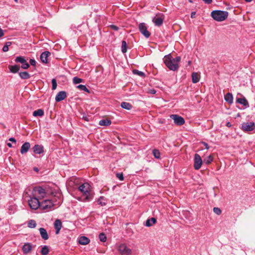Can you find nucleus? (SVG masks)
<instances>
[{
    "instance_id": "1",
    "label": "nucleus",
    "mask_w": 255,
    "mask_h": 255,
    "mask_svg": "<svg viewBox=\"0 0 255 255\" xmlns=\"http://www.w3.org/2000/svg\"><path fill=\"white\" fill-rule=\"evenodd\" d=\"M163 60L164 63L169 69L175 71L179 68L178 63L180 61L181 58L180 56H177L173 58L171 54H168L164 56Z\"/></svg>"
},
{
    "instance_id": "2",
    "label": "nucleus",
    "mask_w": 255,
    "mask_h": 255,
    "mask_svg": "<svg viewBox=\"0 0 255 255\" xmlns=\"http://www.w3.org/2000/svg\"><path fill=\"white\" fill-rule=\"evenodd\" d=\"M78 189L83 193V201L89 202L93 199L94 193L90 190V185L88 183L82 184L79 186Z\"/></svg>"
},
{
    "instance_id": "3",
    "label": "nucleus",
    "mask_w": 255,
    "mask_h": 255,
    "mask_svg": "<svg viewBox=\"0 0 255 255\" xmlns=\"http://www.w3.org/2000/svg\"><path fill=\"white\" fill-rule=\"evenodd\" d=\"M228 12L226 11L215 10L211 12V15L216 21H222L228 17Z\"/></svg>"
},
{
    "instance_id": "4",
    "label": "nucleus",
    "mask_w": 255,
    "mask_h": 255,
    "mask_svg": "<svg viewBox=\"0 0 255 255\" xmlns=\"http://www.w3.org/2000/svg\"><path fill=\"white\" fill-rule=\"evenodd\" d=\"M40 203L39 199L35 196L33 197H30L28 200V204L30 208L33 210H36L40 207Z\"/></svg>"
},
{
    "instance_id": "5",
    "label": "nucleus",
    "mask_w": 255,
    "mask_h": 255,
    "mask_svg": "<svg viewBox=\"0 0 255 255\" xmlns=\"http://www.w3.org/2000/svg\"><path fill=\"white\" fill-rule=\"evenodd\" d=\"M118 251L121 255H130L132 251L130 249L128 248L125 244H122L119 246Z\"/></svg>"
},
{
    "instance_id": "6",
    "label": "nucleus",
    "mask_w": 255,
    "mask_h": 255,
    "mask_svg": "<svg viewBox=\"0 0 255 255\" xmlns=\"http://www.w3.org/2000/svg\"><path fill=\"white\" fill-rule=\"evenodd\" d=\"M255 128V124L254 122H244L241 125V129L247 132L253 130Z\"/></svg>"
},
{
    "instance_id": "7",
    "label": "nucleus",
    "mask_w": 255,
    "mask_h": 255,
    "mask_svg": "<svg viewBox=\"0 0 255 255\" xmlns=\"http://www.w3.org/2000/svg\"><path fill=\"white\" fill-rule=\"evenodd\" d=\"M138 29L140 32L146 38L150 36V33L147 30V28L145 23H140L138 25Z\"/></svg>"
},
{
    "instance_id": "8",
    "label": "nucleus",
    "mask_w": 255,
    "mask_h": 255,
    "mask_svg": "<svg viewBox=\"0 0 255 255\" xmlns=\"http://www.w3.org/2000/svg\"><path fill=\"white\" fill-rule=\"evenodd\" d=\"M54 205L51 200H45L40 203V207L43 210H49L52 209Z\"/></svg>"
},
{
    "instance_id": "9",
    "label": "nucleus",
    "mask_w": 255,
    "mask_h": 255,
    "mask_svg": "<svg viewBox=\"0 0 255 255\" xmlns=\"http://www.w3.org/2000/svg\"><path fill=\"white\" fill-rule=\"evenodd\" d=\"M203 162V161H202L200 156L197 153L195 154L194 158V169L196 170L199 169L201 168Z\"/></svg>"
},
{
    "instance_id": "10",
    "label": "nucleus",
    "mask_w": 255,
    "mask_h": 255,
    "mask_svg": "<svg viewBox=\"0 0 255 255\" xmlns=\"http://www.w3.org/2000/svg\"><path fill=\"white\" fill-rule=\"evenodd\" d=\"M34 196H38L40 198H43L45 195V191L44 188L41 187H38L33 189Z\"/></svg>"
},
{
    "instance_id": "11",
    "label": "nucleus",
    "mask_w": 255,
    "mask_h": 255,
    "mask_svg": "<svg viewBox=\"0 0 255 255\" xmlns=\"http://www.w3.org/2000/svg\"><path fill=\"white\" fill-rule=\"evenodd\" d=\"M170 117L174 120V122L177 125L181 126L185 123V120L184 118L177 115H171Z\"/></svg>"
},
{
    "instance_id": "12",
    "label": "nucleus",
    "mask_w": 255,
    "mask_h": 255,
    "mask_svg": "<svg viewBox=\"0 0 255 255\" xmlns=\"http://www.w3.org/2000/svg\"><path fill=\"white\" fill-rule=\"evenodd\" d=\"M36 247V245L32 246L30 243H24L22 246V250L24 254H27L29 253L33 248Z\"/></svg>"
},
{
    "instance_id": "13",
    "label": "nucleus",
    "mask_w": 255,
    "mask_h": 255,
    "mask_svg": "<svg viewBox=\"0 0 255 255\" xmlns=\"http://www.w3.org/2000/svg\"><path fill=\"white\" fill-rule=\"evenodd\" d=\"M32 149L35 154H40L44 152V147L42 145L35 144Z\"/></svg>"
},
{
    "instance_id": "14",
    "label": "nucleus",
    "mask_w": 255,
    "mask_h": 255,
    "mask_svg": "<svg viewBox=\"0 0 255 255\" xmlns=\"http://www.w3.org/2000/svg\"><path fill=\"white\" fill-rule=\"evenodd\" d=\"M67 97V93L65 91H60L56 95L55 97V101L59 102L64 100Z\"/></svg>"
},
{
    "instance_id": "15",
    "label": "nucleus",
    "mask_w": 255,
    "mask_h": 255,
    "mask_svg": "<svg viewBox=\"0 0 255 255\" xmlns=\"http://www.w3.org/2000/svg\"><path fill=\"white\" fill-rule=\"evenodd\" d=\"M30 148V143L29 142H25L21 147L20 153L22 154L26 153Z\"/></svg>"
},
{
    "instance_id": "16",
    "label": "nucleus",
    "mask_w": 255,
    "mask_h": 255,
    "mask_svg": "<svg viewBox=\"0 0 255 255\" xmlns=\"http://www.w3.org/2000/svg\"><path fill=\"white\" fill-rule=\"evenodd\" d=\"M51 54L50 52L49 51H44L42 52L40 55V60L41 62L43 63H48V57Z\"/></svg>"
},
{
    "instance_id": "17",
    "label": "nucleus",
    "mask_w": 255,
    "mask_h": 255,
    "mask_svg": "<svg viewBox=\"0 0 255 255\" xmlns=\"http://www.w3.org/2000/svg\"><path fill=\"white\" fill-rule=\"evenodd\" d=\"M56 234H58L62 227V222L59 219H56L54 223Z\"/></svg>"
},
{
    "instance_id": "18",
    "label": "nucleus",
    "mask_w": 255,
    "mask_h": 255,
    "mask_svg": "<svg viewBox=\"0 0 255 255\" xmlns=\"http://www.w3.org/2000/svg\"><path fill=\"white\" fill-rule=\"evenodd\" d=\"M90 239L85 236H81L78 238V243L80 245H86L90 243Z\"/></svg>"
},
{
    "instance_id": "19",
    "label": "nucleus",
    "mask_w": 255,
    "mask_h": 255,
    "mask_svg": "<svg viewBox=\"0 0 255 255\" xmlns=\"http://www.w3.org/2000/svg\"><path fill=\"white\" fill-rule=\"evenodd\" d=\"M39 232L42 239L44 240H47L48 239V235L46 230L44 228H40L39 229Z\"/></svg>"
},
{
    "instance_id": "20",
    "label": "nucleus",
    "mask_w": 255,
    "mask_h": 255,
    "mask_svg": "<svg viewBox=\"0 0 255 255\" xmlns=\"http://www.w3.org/2000/svg\"><path fill=\"white\" fill-rule=\"evenodd\" d=\"M163 19L160 17H154L153 22L156 26H161L163 23Z\"/></svg>"
},
{
    "instance_id": "21",
    "label": "nucleus",
    "mask_w": 255,
    "mask_h": 255,
    "mask_svg": "<svg viewBox=\"0 0 255 255\" xmlns=\"http://www.w3.org/2000/svg\"><path fill=\"white\" fill-rule=\"evenodd\" d=\"M200 76L198 73L193 72L192 74V81L193 83H197L199 81Z\"/></svg>"
},
{
    "instance_id": "22",
    "label": "nucleus",
    "mask_w": 255,
    "mask_h": 255,
    "mask_svg": "<svg viewBox=\"0 0 255 255\" xmlns=\"http://www.w3.org/2000/svg\"><path fill=\"white\" fill-rule=\"evenodd\" d=\"M225 100L229 104H232L233 102V97L231 93H228L225 95Z\"/></svg>"
},
{
    "instance_id": "23",
    "label": "nucleus",
    "mask_w": 255,
    "mask_h": 255,
    "mask_svg": "<svg viewBox=\"0 0 255 255\" xmlns=\"http://www.w3.org/2000/svg\"><path fill=\"white\" fill-rule=\"evenodd\" d=\"M10 71L13 73H16L20 70V66L18 65H14L9 67Z\"/></svg>"
},
{
    "instance_id": "24",
    "label": "nucleus",
    "mask_w": 255,
    "mask_h": 255,
    "mask_svg": "<svg viewBox=\"0 0 255 255\" xmlns=\"http://www.w3.org/2000/svg\"><path fill=\"white\" fill-rule=\"evenodd\" d=\"M121 106L122 108L128 110H129L132 108V106L130 103L126 102H123L121 104Z\"/></svg>"
},
{
    "instance_id": "25",
    "label": "nucleus",
    "mask_w": 255,
    "mask_h": 255,
    "mask_svg": "<svg viewBox=\"0 0 255 255\" xmlns=\"http://www.w3.org/2000/svg\"><path fill=\"white\" fill-rule=\"evenodd\" d=\"M112 122L111 120L109 119H103L99 122V125L102 126H108L111 124Z\"/></svg>"
},
{
    "instance_id": "26",
    "label": "nucleus",
    "mask_w": 255,
    "mask_h": 255,
    "mask_svg": "<svg viewBox=\"0 0 255 255\" xmlns=\"http://www.w3.org/2000/svg\"><path fill=\"white\" fill-rule=\"evenodd\" d=\"M156 222V219L155 218H151L150 219H147L145 222V226L146 227H150L152 225L155 224Z\"/></svg>"
},
{
    "instance_id": "27",
    "label": "nucleus",
    "mask_w": 255,
    "mask_h": 255,
    "mask_svg": "<svg viewBox=\"0 0 255 255\" xmlns=\"http://www.w3.org/2000/svg\"><path fill=\"white\" fill-rule=\"evenodd\" d=\"M19 76L21 79L23 80L28 79L30 77L29 74L26 71L19 73Z\"/></svg>"
},
{
    "instance_id": "28",
    "label": "nucleus",
    "mask_w": 255,
    "mask_h": 255,
    "mask_svg": "<svg viewBox=\"0 0 255 255\" xmlns=\"http://www.w3.org/2000/svg\"><path fill=\"white\" fill-rule=\"evenodd\" d=\"M237 103L241 104L245 106H249L247 100L245 98H238L236 100Z\"/></svg>"
},
{
    "instance_id": "29",
    "label": "nucleus",
    "mask_w": 255,
    "mask_h": 255,
    "mask_svg": "<svg viewBox=\"0 0 255 255\" xmlns=\"http://www.w3.org/2000/svg\"><path fill=\"white\" fill-rule=\"evenodd\" d=\"M32 115L34 117H42L44 115V111L42 109H38L37 110L34 111L33 112Z\"/></svg>"
},
{
    "instance_id": "30",
    "label": "nucleus",
    "mask_w": 255,
    "mask_h": 255,
    "mask_svg": "<svg viewBox=\"0 0 255 255\" xmlns=\"http://www.w3.org/2000/svg\"><path fill=\"white\" fill-rule=\"evenodd\" d=\"M213 160V157L212 155H210L208 156L205 157L203 159V163L208 165L211 163Z\"/></svg>"
},
{
    "instance_id": "31",
    "label": "nucleus",
    "mask_w": 255,
    "mask_h": 255,
    "mask_svg": "<svg viewBox=\"0 0 255 255\" xmlns=\"http://www.w3.org/2000/svg\"><path fill=\"white\" fill-rule=\"evenodd\" d=\"M49 252V250L47 246H44L42 247L40 253L42 255H47Z\"/></svg>"
},
{
    "instance_id": "32",
    "label": "nucleus",
    "mask_w": 255,
    "mask_h": 255,
    "mask_svg": "<svg viewBox=\"0 0 255 255\" xmlns=\"http://www.w3.org/2000/svg\"><path fill=\"white\" fill-rule=\"evenodd\" d=\"M27 226L29 228H34L36 226V223L34 220H30L27 223Z\"/></svg>"
},
{
    "instance_id": "33",
    "label": "nucleus",
    "mask_w": 255,
    "mask_h": 255,
    "mask_svg": "<svg viewBox=\"0 0 255 255\" xmlns=\"http://www.w3.org/2000/svg\"><path fill=\"white\" fill-rule=\"evenodd\" d=\"M77 88L81 91H84L88 93H90V90L84 85H79L77 86Z\"/></svg>"
},
{
    "instance_id": "34",
    "label": "nucleus",
    "mask_w": 255,
    "mask_h": 255,
    "mask_svg": "<svg viewBox=\"0 0 255 255\" xmlns=\"http://www.w3.org/2000/svg\"><path fill=\"white\" fill-rule=\"evenodd\" d=\"M127 51V44L126 41L123 40L122 42V51L123 53H125Z\"/></svg>"
},
{
    "instance_id": "35",
    "label": "nucleus",
    "mask_w": 255,
    "mask_h": 255,
    "mask_svg": "<svg viewBox=\"0 0 255 255\" xmlns=\"http://www.w3.org/2000/svg\"><path fill=\"white\" fill-rule=\"evenodd\" d=\"M152 154L155 158L159 159L160 158V153L158 149H154L152 150Z\"/></svg>"
},
{
    "instance_id": "36",
    "label": "nucleus",
    "mask_w": 255,
    "mask_h": 255,
    "mask_svg": "<svg viewBox=\"0 0 255 255\" xmlns=\"http://www.w3.org/2000/svg\"><path fill=\"white\" fill-rule=\"evenodd\" d=\"M134 74L137 75L141 77H145V74L142 71H140L138 70L134 69L132 71Z\"/></svg>"
},
{
    "instance_id": "37",
    "label": "nucleus",
    "mask_w": 255,
    "mask_h": 255,
    "mask_svg": "<svg viewBox=\"0 0 255 255\" xmlns=\"http://www.w3.org/2000/svg\"><path fill=\"white\" fill-rule=\"evenodd\" d=\"M26 61V60H25L24 57H23V56L17 57H16V58L15 59V62H16V63L19 62V63H20L21 64L25 62Z\"/></svg>"
},
{
    "instance_id": "38",
    "label": "nucleus",
    "mask_w": 255,
    "mask_h": 255,
    "mask_svg": "<svg viewBox=\"0 0 255 255\" xmlns=\"http://www.w3.org/2000/svg\"><path fill=\"white\" fill-rule=\"evenodd\" d=\"M105 200V199L104 197L103 196H101L98 199L97 202L99 205H100L102 206H105L107 204L106 202H105V201H103Z\"/></svg>"
},
{
    "instance_id": "39",
    "label": "nucleus",
    "mask_w": 255,
    "mask_h": 255,
    "mask_svg": "<svg viewBox=\"0 0 255 255\" xmlns=\"http://www.w3.org/2000/svg\"><path fill=\"white\" fill-rule=\"evenodd\" d=\"M100 240L102 242H105L107 240V237L105 234L103 233H100L99 235Z\"/></svg>"
},
{
    "instance_id": "40",
    "label": "nucleus",
    "mask_w": 255,
    "mask_h": 255,
    "mask_svg": "<svg viewBox=\"0 0 255 255\" xmlns=\"http://www.w3.org/2000/svg\"><path fill=\"white\" fill-rule=\"evenodd\" d=\"M83 80L80 78H78L77 77H75L73 79V83L75 84H79L81 82H82Z\"/></svg>"
},
{
    "instance_id": "41",
    "label": "nucleus",
    "mask_w": 255,
    "mask_h": 255,
    "mask_svg": "<svg viewBox=\"0 0 255 255\" xmlns=\"http://www.w3.org/2000/svg\"><path fill=\"white\" fill-rule=\"evenodd\" d=\"M213 212L217 215H220L222 213L221 210L218 207H214L213 208Z\"/></svg>"
},
{
    "instance_id": "42",
    "label": "nucleus",
    "mask_w": 255,
    "mask_h": 255,
    "mask_svg": "<svg viewBox=\"0 0 255 255\" xmlns=\"http://www.w3.org/2000/svg\"><path fill=\"white\" fill-rule=\"evenodd\" d=\"M21 67L23 69H27L29 67V64L26 61L25 62L22 64Z\"/></svg>"
},
{
    "instance_id": "43",
    "label": "nucleus",
    "mask_w": 255,
    "mask_h": 255,
    "mask_svg": "<svg viewBox=\"0 0 255 255\" xmlns=\"http://www.w3.org/2000/svg\"><path fill=\"white\" fill-rule=\"evenodd\" d=\"M52 90H55L57 87V82L56 80L55 79H53L52 80Z\"/></svg>"
},
{
    "instance_id": "44",
    "label": "nucleus",
    "mask_w": 255,
    "mask_h": 255,
    "mask_svg": "<svg viewBox=\"0 0 255 255\" xmlns=\"http://www.w3.org/2000/svg\"><path fill=\"white\" fill-rule=\"evenodd\" d=\"M117 177L120 180L123 181L124 179V175L123 173H117Z\"/></svg>"
},
{
    "instance_id": "45",
    "label": "nucleus",
    "mask_w": 255,
    "mask_h": 255,
    "mask_svg": "<svg viewBox=\"0 0 255 255\" xmlns=\"http://www.w3.org/2000/svg\"><path fill=\"white\" fill-rule=\"evenodd\" d=\"M29 63L32 66H35L36 65V61L34 59H30L29 60Z\"/></svg>"
},
{
    "instance_id": "46",
    "label": "nucleus",
    "mask_w": 255,
    "mask_h": 255,
    "mask_svg": "<svg viewBox=\"0 0 255 255\" xmlns=\"http://www.w3.org/2000/svg\"><path fill=\"white\" fill-rule=\"evenodd\" d=\"M110 26V27H111L112 29H113V30H116V31L118 30H119V28L117 26H116V25H113V24H112V25H111Z\"/></svg>"
},
{
    "instance_id": "47",
    "label": "nucleus",
    "mask_w": 255,
    "mask_h": 255,
    "mask_svg": "<svg viewBox=\"0 0 255 255\" xmlns=\"http://www.w3.org/2000/svg\"><path fill=\"white\" fill-rule=\"evenodd\" d=\"M202 144L204 145V146H205V147L206 149H209L210 146H209V145L207 143L203 141V142H202Z\"/></svg>"
},
{
    "instance_id": "48",
    "label": "nucleus",
    "mask_w": 255,
    "mask_h": 255,
    "mask_svg": "<svg viewBox=\"0 0 255 255\" xmlns=\"http://www.w3.org/2000/svg\"><path fill=\"white\" fill-rule=\"evenodd\" d=\"M8 50V47L7 45H4L2 48V51L4 52H7Z\"/></svg>"
},
{
    "instance_id": "49",
    "label": "nucleus",
    "mask_w": 255,
    "mask_h": 255,
    "mask_svg": "<svg viewBox=\"0 0 255 255\" xmlns=\"http://www.w3.org/2000/svg\"><path fill=\"white\" fill-rule=\"evenodd\" d=\"M9 141H11L14 143H16V140L14 137H10L8 139Z\"/></svg>"
},
{
    "instance_id": "50",
    "label": "nucleus",
    "mask_w": 255,
    "mask_h": 255,
    "mask_svg": "<svg viewBox=\"0 0 255 255\" xmlns=\"http://www.w3.org/2000/svg\"><path fill=\"white\" fill-rule=\"evenodd\" d=\"M196 12L195 11H193L191 14V17L192 18H195L196 16Z\"/></svg>"
},
{
    "instance_id": "51",
    "label": "nucleus",
    "mask_w": 255,
    "mask_h": 255,
    "mask_svg": "<svg viewBox=\"0 0 255 255\" xmlns=\"http://www.w3.org/2000/svg\"><path fill=\"white\" fill-rule=\"evenodd\" d=\"M207 4H210L212 2V0H202Z\"/></svg>"
},
{
    "instance_id": "52",
    "label": "nucleus",
    "mask_w": 255,
    "mask_h": 255,
    "mask_svg": "<svg viewBox=\"0 0 255 255\" xmlns=\"http://www.w3.org/2000/svg\"><path fill=\"white\" fill-rule=\"evenodd\" d=\"M11 42L8 41L5 43V45H7L8 47L9 46L11 45Z\"/></svg>"
},
{
    "instance_id": "53",
    "label": "nucleus",
    "mask_w": 255,
    "mask_h": 255,
    "mask_svg": "<svg viewBox=\"0 0 255 255\" xmlns=\"http://www.w3.org/2000/svg\"><path fill=\"white\" fill-rule=\"evenodd\" d=\"M150 93L154 94L156 93V90L154 89H152L150 90Z\"/></svg>"
},
{
    "instance_id": "54",
    "label": "nucleus",
    "mask_w": 255,
    "mask_h": 255,
    "mask_svg": "<svg viewBox=\"0 0 255 255\" xmlns=\"http://www.w3.org/2000/svg\"><path fill=\"white\" fill-rule=\"evenodd\" d=\"M226 126L228 127H231L232 126V125H231V124L230 122H228L226 124Z\"/></svg>"
},
{
    "instance_id": "55",
    "label": "nucleus",
    "mask_w": 255,
    "mask_h": 255,
    "mask_svg": "<svg viewBox=\"0 0 255 255\" xmlns=\"http://www.w3.org/2000/svg\"><path fill=\"white\" fill-rule=\"evenodd\" d=\"M7 145L9 147H12V145L11 143L9 142V143H7Z\"/></svg>"
},
{
    "instance_id": "56",
    "label": "nucleus",
    "mask_w": 255,
    "mask_h": 255,
    "mask_svg": "<svg viewBox=\"0 0 255 255\" xmlns=\"http://www.w3.org/2000/svg\"><path fill=\"white\" fill-rule=\"evenodd\" d=\"M33 170L34 171H36V172H38L39 171V169L37 167H34L33 168Z\"/></svg>"
},
{
    "instance_id": "57",
    "label": "nucleus",
    "mask_w": 255,
    "mask_h": 255,
    "mask_svg": "<svg viewBox=\"0 0 255 255\" xmlns=\"http://www.w3.org/2000/svg\"><path fill=\"white\" fill-rule=\"evenodd\" d=\"M188 65H190L191 64V61L189 60L188 62Z\"/></svg>"
},
{
    "instance_id": "58",
    "label": "nucleus",
    "mask_w": 255,
    "mask_h": 255,
    "mask_svg": "<svg viewBox=\"0 0 255 255\" xmlns=\"http://www.w3.org/2000/svg\"><path fill=\"white\" fill-rule=\"evenodd\" d=\"M247 2H251L252 0H245Z\"/></svg>"
},
{
    "instance_id": "59",
    "label": "nucleus",
    "mask_w": 255,
    "mask_h": 255,
    "mask_svg": "<svg viewBox=\"0 0 255 255\" xmlns=\"http://www.w3.org/2000/svg\"><path fill=\"white\" fill-rule=\"evenodd\" d=\"M189 1L190 2H192V0H189Z\"/></svg>"
},
{
    "instance_id": "60",
    "label": "nucleus",
    "mask_w": 255,
    "mask_h": 255,
    "mask_svg": "<svg viewBox=\"0 0 255 255\" xmlns=\"http://www.w3.org/2000/svg\"><path fill=\"white\" fill-rule=\"evenodd\" d=\"M85 120H86V121H88V120H87V118H85Z\"/></svg>"
},
{
    "instance_id": "61",
    "label": "nucleus",
    "mask_w": 255,
    "mask_h": 255,
    "mask_svg": "<svg viewBox=\"0 0 255 255\" xmlns=\"http://www.w3.org/2000/svg\"><path fill=\"white\" fill-rule=\"evenodd\" d=\"M15 1L17 2V0H14Z\"/></svg>"
}]
</instances>
